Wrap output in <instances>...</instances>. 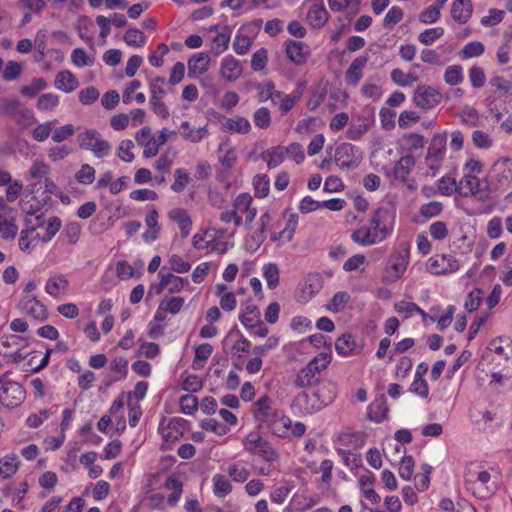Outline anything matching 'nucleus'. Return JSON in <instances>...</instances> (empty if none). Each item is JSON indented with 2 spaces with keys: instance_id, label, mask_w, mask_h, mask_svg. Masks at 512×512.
<instances>
[{
  "instance_id": "f257e3e1",
  "label": "nucleus",
  "mask_w": 512,
  "mask_h": 512,
  "mask_svg": "<svg viewBox=\"0 0 512 512\" xmlns=\"http://www.w3.org/2000/svg\"><path fill=\"white\" fill-rule=\"evenodd\" d=\"M186 475L180 471L170 473L163 481L161 471L147 473L142 486V504L149 510H165L180 501Z\"/></svg>"
},
{
  "instance_id": "f03ea898",
  "label": "nucleus",
  "mask_w": 512,
  "mask_h": 512,
  "mask_svg": "<svg viewBox=\"0 0 512 512\" xmlns=\"http://www.w3.org/2000/svg\"><path fill=\"white\" fill-rule=\"evenodd\" d=\"M50 172L49 164L41 159L34 160L29 167L26 179L31 182L26 186L20 201L22 210L27 214H36L51 199L56 185L49 177Z\"/></svg>"
},
{
  "instance_id": "7ed1b4c3",
  "label": "nucleus",
  "mask_w": 512,
  "mask_h": 512,
  "mask_svg": "<svg viewBox=\"0 0 512 512\" xmlns=\"http://www.w3.org/2000/svg\"><path fill=\"white\" fill-rule=\"evenodd\" d=\"M396 212L388 207H378L372 211L368 224L359 227L351 234V239L361 246H372L386 240L395 226Z\"/></svg>"
},
{
  "instance_id": "20e7f679",
  "label": "nucleus",
  "mask_w": 512,
  "mask_h": 512,
  "mask_svg": "<svg viewBox=\"0 0 512 512\" xmlns=\"http://www.w3.org/2000/svg\"><path fill=\"white\" fill-rule=\"evenodd\" d=\"M485 162L476 154H469L462 165V176L457 185V192L462 197H471L479 202H486L491 196L488 182L481 178Z\"/></svg>"
},
{
  "instance_id": "39448f33",
  "label": "nucleus",
  "mask_w": 512,
  "mask_h": 512,
  "mask_svg": "<svg viewBox=\"0 0 512 512\" xmlns=\"http://www.w3.org/2000/svg\"><path fill=\"white\" fill-rule=\"evenodd\" d=\"M498 475L494 468L481 461L470 462L464 472V487L478 499L490 498L498 488Z\"/></svg>"
},
{
  "instance_id": "423d86ee",
  "label": "nucleus",
  "mask_w": 512,
  "mask_h": 512,
  "mask_svg": "<svg viewBox=\"0 0 512 512\" xmlns=\"http://www.w3.org/2000/svg\"><path fill=\"white\" fill-rule=\"evenodd\" d=\"M484 359L486 370L491 375V383L502 384L512 378V341L496 338L489 345V352Z\"/></svg>"
},
{
  "instance_id": "0eeeda50",
  "label": "nucleus",
  "mask_w": 512,
  "mask_h": 512,
  "mask_svg": "<svg viewBox=\"0 0 512 512\" xmlns=\"http://www.w3.org/2000/svg\"><path fill=\"white\" fill-rule=\"evenodd\" d=\"M243 447L246 452L259 457L268 464V468L259 469L260 475H270L271 471L275 469V465L279 462V452L258 432L249 433L243 440Z\"/></svg>"
},
{
  "instance_id": "6e6552de",
  "label": "nucleus",
  "mask_w": 512,
  "mask_h": 512,
  "mask_svg": "<svg viewBox=\"0 0 512 512\" xmlns=\"http://www.w3.org/2000/svg\"><path fill=\"white\" fill-rule=\"evenodd\" d=\"M256 215L253 198L245 192L238 194L233 199L232 209L221 212L219 218L225 224L233 223L235 227H241L251 224Z\"/></svg>"
},
{
  "instance_id": "1a4fd4ad",
  "label": "nucleus",
  "mask_w": 512,
  "mask_h": 512,
  "mask_svg": "<svg viewBox=\"0 0 512 512\" xmlns=\"http://www.w3.org/2000/svg\"><path fill=\"white\" fill-rule=\"evenodd\" d=\"M176 136V131L169 130L168 128H163L153 133L151 127L144 126L135 133L134 138L136 143L143 149V157L149 159L155 157L159 153L160 148Z\"/></svg>"
},
{
  "instance_id": "9d476101",
  "label": "nucleus",
  "mask_w": 512,
  "mask_h": 512,
  "mask_svg": "<svg viewBox=\"0 0 512 512\" xmlns=\"http://www.w3.org/2000/svg\"><path fill=\"white\" fill-rule=\"evenodd\" d=\"M410 245L406 242L399 244L389 255L387 265L383 269L381 280L385 284H393L401 279L409 265Z\"/></svg>"
},
{
  "instance_id": "9b49d317",
  "label": "nucleus",
  "mask_w": 512,
  "mask_h": 512,
  "mask_svg": "<svg viewBox=\"0 0 512 512\" xmlns=\"http://www.w3.org/2000/svg\"><path fill=\"white\" fill-rule=\"evenodd\" d=\"M332 351H322L313 357L308 364L300 369L295 377L294 384L298 388H306L319 381V376L332 362Z\"/></svg>"
},
{
  "instance_id": "f8f14e48",
  "label": "nucleus",
  "mask_w": 512,
  "mask_h": 512,
  "mask_svg": "<svg viewBox=\"0 0 512 512\" xmlns=\"http://www.w3.org/2000/svg\"><path fill=\"white\" fill-rule=\"evenodd\" d=\"M157 278L158 282H152L149 285L148 296H158L164 292H166L165 295H177L190 287L188 278L165 272L164 269L158 272Z\"/></svg>"
},
{
  "instance_id": "ddd939ff",
  "label": "nucleus",
  "mask_w": 512,
  "mask_h": 512,
  "mask_svg": "<svg viewBox=\"0 0 512 512\" xmlns=\"http://www.w3.org/2000/svg\"><path fill=\"white\" fill-rule=\"evenodd\" d=\"M446 144V134L439 133L432 137L424 159V165L426 168L425 174L427 176H435L439 173L446 153Z\"/></svg>"
},
{
  "instance_id": "4468645a",
  "label": "nucleus",
  "mask_w": 512,
  "mask_h": 512,
  "mask_svg": "<svg viewBox=\"0 0 512 512\" xmlns=\"http://www.w3.org/2000/svg\"><path fill=\"white\" fill-rule=\"evenodd\" d=\"M238 319L250 335L261 338L268 336L269 328L261 319V311L257 305L253 303L243 304Z\"/></svg>"
},
{
  "instance_id": "2eb2a0df",
  "label": "nucleus",
  "mask_w": 512,
  "mask_h": 512,
  "mask_svg": "<svg viewBox=\"0 0 512 512\" xmlns=\"http://www.w3.org/2000/svg\"><path fill=\"white\" fill-rule=\"evenodd\" d=\"M26 399V389L14 380L0 377V404L6 409L19 407Z\"/></svg>"
},
{
  "instance_id": "dca6fc26",
  "label": "nucleus",
  "mask_w": 512,
  "mask_h": 512,
  "mask_svg": "<svg viewBox=\"0 0 512 512\" xmlns=\"http://www.w3.org/2000/svg\"><path fill=\"white\" fill-rule=\"evenodd\" d=\"M77 140L82 149L91 151L97 158H104L111 153V144L95 129L80 133Z\"/></svg>"
},
{
  "instance_id": "f3484780",
  "label": "nucleus",
  "mask_w": 512,
  "mask_h": 512,
  "mask_svg": "<svg viewBox=\"0 0 512 512\" xmlns=\"http://www.w3.org/2000/svg\"><path fill=\"white\" fill-rule=\"evenodd\" d=\"M267 425L273 435L281 438L301 437L306 431L303 423L292 424L291 419L281 411H278Z\"/></svg>"
},
{
  "instance_id": "a211bd4d",
  "label": "nucleus",
  "mask_w": 512,
  "mask_h": 512,
  "mask_svg": "<svg viewBox=\"0 0 512 512\" xmlns=\"http://www.w3.org/2000/svg\"><path fill=\"white\" fill-rule=\"evenodd\" d=\"M460 267V261L452 254H435L427 261L428 272L437 276L456 273Z\"/></svg>"
},
{
  "instance_id": "6ab92c4d",
  "label": "nucleus",
  "mask_w": 512,
  "mask_h": 512,
  "mask_svg": "<svg viewBox=\"0 0 512 512\" xmlns=\"http://www.w3.org/2000/svg\"><path fill=\"white\" fill-rule=\"evenodd\" d=\"M375 124L373 110H363L355 115L346 131V137L350 140H360Z\"/></svg>"
},
{
  "instance_id": "aec40b11",
  "label": "nucleus",
  "mask_w": 512,
  "mask_h": 512,
  "mask_svg": "<svg viewBox=\"0 0 512 512\" xmlns=\"http://www.w3.org/2000/svg\"><path fill=\"white\" fill-rule=\"evenodd\" d=\"M362 158L360 149L351 143H341L335 150V162L341 169L357 167Z\"/></svg>"
},
{
  "instance_id": "412c9836",
  "label": "nucleus",
  "mask_w": 512,
  "mask_h": 512,
  "mask_svg": "<svg viewBox=\"0 0 512 512\" xmlns=\"http://www.w3.org/2000/svg\"><path fill=\"white\" fill-rule=\"evenodd\" d=\"M306 87L307 82L300 81L297 83L295 91L291 94H285L284 92L279 91L278 94H276V99L273 105L278 107L281 115H287L300 101Z\"/></svg>"
},
{
  "instance_id": "4be33fe9",
  "label": "nucleus",
  "mask_w": 512,
  "mask_h": 512,
  "mask_svg": "<svg viewBox=\"0 0 512 512\" xmlns=\"http://www.w3.org/2000/svg\"><path fill=\"white\" fill-rule=\"evenodd\" d=\"M442 93L429 85H420L415 91L414 102L416 106L429 110L437 106L442 101Z\"/></svg>"
},
{
  "instance_id": "5701e85b",
  "label": "nucleus",
  "mask_w": 512,
  "mask_h": 512,
  "mask_svg": "<svg viewBox=\"0 0 512 512\" xmlns=\"http://www.w3.org/2000/svg\"><path fill=\"white\" fill-rule=\"evenodd\" d=\"M17 307L21 312L35 320L45 321L48 318L46 306L36 296H23L19 300Z\"/></svg>"
},
{
  "instance_id": "b1692460",
  "label": "nucleus",
  "mask_w": 512,
  "mask_h": 512,
  "mask_svg": "<svg viewBox=\"0 0 512 512\" xmlns=\"http://www.w3.org/2000/svg\"><path fill=\"white\" fill-rule=\"evenodd\" d=\"M415 164L416 160L413 155H402L395 163L393 168V175L395 180L407 184V187L410 190L415 189V181L409 179Z\"/></svg>"
},
{
  "instance_id": "393cba45",
  "label": "nucleus",
  "mask_w": 512,
  "mask_h": 512,
  "mask_svg": "<svg viewBox=\"0 0 512 512\" xmlns=\"http://www.w3.org/2000/svg\"><path fill=\"white\" fill-rule=\"evenodd\" d=\"M369 57L367 55L357 56L347 67L344 73V81L350 87H356L364 77Z\"/></svg>"
},
{
  "instance_id": "a878e982",
  "label": "nucleus",
  "mask_w": 512,
  "mask_h": 512,
  "mask_svg": "<svg viewBox=\"0 0 512 512\" xmlns=\"http://www.w3.org/2000/svg\"><path fill=\"white\" fill-rule=\"evenodd\" d=\"M284 47L287 58L295 65L306 64L311 56L310 47L301 41L287 40Z\"/></svg>"
},
{
  "instance_id": "bb28decb",
  "label": "nucleus",
  "mask_w": 512,
  "mask_h": 512,
  "mask_svg": "<svg viewBox=\"0 0 512 512\" xmlns=\"http://www.w3.org/2000/svg\"><path fill=\"white\" fill-rule=\"evenodd\" d=\"M243 74V65L233 55H226L220 61L219 75L227 82L237 81Z\"/></svg>"
},
{
  "instance_id": "cd10ccee",
  "label": "nucleus",
  "mask_w": 512,
  "mask_h": 512,
  "mask_svg": "<svg viewBox=\"0 0 512 512\" xmlns=\"http://www.w3.org/2000/svg\"><path fill=\"white\" fill-rule=\"evenodd\" d=\"M491 173L499 187L508 186L512 180V159L509 157L499 158L493 163Z\"/></svg>"
},
{
  "instance_id": "c85d7f7f",
  "label": "nucleus",
  "mask_w": 512,
  "mask_h": 512,
  "mask_svg": "<svg viewBox=\"0 0 512 512\" xmlns=\"http://www.w3.org/2000/svg\"><path fill=\"white\" fill-rule=\"evenodd\" d=\"M329 19L323 0H309L306 20L313 28H321Z\"/></svg>"
},
{
  "instance_id": "c756f323",
  "label": "nucleus",
  "mask_w": 512,
  "mask_h": 512,
  "mask_svg": "<svg viewBox=\"0 0 512 512\" xmlns=\"http://www.w3.org/2000/svg\"><path fill=\"white\" fill-rule=\"evenodd\" d=\"M159 218V212L154 206H151L144 217L146 230L142 234V238L146 243L154 242L160 237L162 227Z\"/></svg>"
},
{
  "instance_id": "7c9ffc66",
  "label": "nucleus",
  "mask_w": 512,
  "mask_h": 512,
  "mask_svg": "<svg viewBox=\"0 0 512 512\" xmlns=\"http://www.w3.org/2000/svg\"><path fill=\"white\" fill-rule=\"evenodd\" d=\"M426 140L423 135L418 133H405L397 140V149L403 155H412V153L422 150L425 147Z\"/></svg>"
},
{
  "instance_id": "2f4dec72",
  "label": "nucleus",
  "mask_w": 512,
  "mask_h": 512,
  "mask_svg": "<svg viewBox=\"0 0 512 512\" xmlns=\"http://www.w3.org/2000/svg\"><path fill=\"white\" fill-rule=\"evenodd\" d=\"M21 460L15 452L0 457V481H9L17 475L21 468Z\"/></svg>"
},
{
  "instance_id": "473e14b6",
  "label": "nucleus",
  "mask_w": 512,
  "mask_h": 512,
  "mask_svg": "<svg viewBox=\"0 0 512 512\" xmlns=\"http://www.w3.org/2000/svg\"><path fill=\"white\" fill-rule=\"evenodd\" d=\"M360 491L364 498L372 505H378L381 501L380 495L375 490L376 477L371 471H366L358 478Z\"/></svg>"
},
{
  "instance_id": "72a5a7b5",
  "label": "nucleus",
  "mask_w": 512,
  "mask_h": 512,
  "mask_svg": "<svg viewBox=\"0 0 512 512\" xmlns=\"http://www.w3.org/2000/svg\"><path fill=\"white\" fill-rule=\"evenodd\" d=\"M210 56L207 52H198L191 55L187 62L188 76L197 78L205 74L210 68Z\"/></svg>"
},
{
  "instance_id": "f704fd0d",
  "label": "nucleus",
  "mask_w": 512,
  "mask_h": 512,
  "mask_svg": "<svg viewBox=\"0 0 512 512\" xmlns=\"http://www.w3.org/2000/svg\"><path fill=\"white\" fill-rule=\"evenodd\" d=\"M279 410L274 409L268 395L261 396L253 405L255 419L262 423H268Z\"/></svg>"
},
{
  "instance_id": "c9c22d12",
  "label": "nucleus",
  "mask_w": 512,
  "mask_h": 512,
  "mask_svg": "<svg viewBox=\"0 0 512 512\" xmlns=\"http://www.w3.org/2000/svg\"><path fill=\"white\" fill-rule=\"evenodd\" d=\"M167 216L170 221L178 225L182 237H187L190 234L193 221L186 209L181 207L172 208Z\"/></svg>"
},
{
  "instance_id": "e433bc0d",
  "label": "nucleus",
  "mask_w": 512,
  "mask_h": 512,
  "mask_svg": "<svg viewBox=\"0 0 512 512\" xmlns=\"http://www.w3.org/2000/svg\"><path fill=\"white\" fill-rule=\"evenodd\" d=\"M337 384L333 381L322 382L313 390L318 402L315 407L321 409L334 401L337 396Z\"/></svg>"
},
{
  "instance_id": "4c0bfd02",
  "label": "nucleus",
  "mask_w": 512,
  "mask_h": 512,
  "mask_svg": "<svg viewBox=\"0 0 512 512\" xmlns=\"http://www.w3.org/2000/svg\"><path fill=\"white\" fill-rule=\"evenodd\" d=\"M221 124L222 130L228 133L247 135L252 130L249 120L239 115L234 117H224Z\"/></svg>"
},
{
  "instance_id": "58836bf2",
  "label": "nucleus",
  "mask_w": 512,
  "mask_h": 512,
  "mask_svg": "<svg viewBox=\"0 0 512 512\" xmlns=\"http://www.w3.org/2000/svg\"><path fill=\"white\" fill-rule=\"evenodd\" d=\"M251 342L241 332H237L236 339L231 346V355L234 361V366L238 369L242 368L243 359L249 352Z\"/></svg>"
},
{
  "instance_id": "ea45409f",
  "label": "nucleus",
  "mask_w": 512,
  "mask_h": 512,
  "mask_svg": "<svg viewBox=\"0 0 512 512\" xmlns=\"http://www.w3.org/2000/svg\"><path fill=\"white\" fill-rule=\"evenodd\" d=\"M210 31H215L216 33L215 36L211 39V52L215 55L224 53L228 49L231 39V33L229 32L228 28L224 27L219 29V26L216 25L211 27Z\"/></svg>"
},
{
  "instance_id": "a19ab883",
  "label": "nucleus",
  "mask_w": 512,
  "mask_h": 512,
  "mask_svg": "<svg viewBox=\"0 0 512 512\" xmlns=\"http://www.w3.org/2000/svg\"><path fill=\"white\" fill-rule=\"evenodd\" d=\"M450 13L455 22L458 24H466L473 14L471 0H454L451 5Z\"/></svg>"
},
{
  "instance_id": "79ce46f5",
  "label": "nucleus",
  "mask_w": 512,
  "mask_h": 512,
  "mask_svg": "<svg viewBox=\"0 0 512 512\" xmlns=\"http://www.w3.org/2000/svg\"><path fill=\"white\" fill-rule=\"evenodd\" d=\"M124 397H118L112 403L108 414L111 415L114 422V433L117 435L122 434L126 429V419L124 415Z\"/></svg>"
},
{
  "instance_id": "37998d69",
  "label": "nucleus",
  "mask_w": 512,
  "mask_h": 512,
  "mask_svg": "<svg viewBox=\"0 0 512 512\" xmlns=\"http://www.w3.org/2000/svg\"><path fill=\"white\" fill-rule=\"evenodd\" d=\"M80 83L76 75L68 70H60L54 79V86L65 93H71L79 87Z\"/></svg>"
},
{
  "instance_id": "c03bdc74",
  "label": "nucleus",
  "mask_w": 512,
  "mask_h": 512,
  "mask_svg": "<svg viewBox=\"0 0 512 512\" xmlns=\"http://www.w3.org/2000/svg\"><path fill=\"white\" fill-rule=\"evenodd\" d=\"M69 280L63 274H56L51 276L45 285V291L47 294L54 298H58L66 294L69 290Z\"/></svg>"
},
{
  "instance_id": "a18cd8bd",
  "label": "nucleus",
  "mask_w": 512,
  "mask_h": 512,
  "mask_svg": "<svg viewBox=\"0 0 512 512\" xmlns=\"http://www.w3.org/2000/svg\"><path fill=\"white\" fill-rule=\"evenodd\" d=\"M183 419H171L167 424L162 422L159 427L161 436L166 442H175L183 435Z\"/></svg>"
},
{
  "instance_id": "49530a36",
  "label": "nucleus",
  "mask_w": 512,
  "mask_h": 512,
  "mask_svg": "<svg viewBox=\"0 0 512 512\" xmlns=\"http://www.w3.org/2000/svg\"><path fill=\"white\" fill-rule=\"evenodd\" d=\"M212 491L215 497L223 499L233 491L232 480L228 475L216 473L212 477Z\"/></svg>"
},
{
  "instance_id": "de8ad7c7",
  "label": "nucleus",
  "mask_w": 512,
  "mask_h": 512,
  "mask_svg": "<svg viewBox=\"0 0 512 512\" xmlns=\"http://www.w3.org/2000/svg\"><path fill=\"white\" fill-rule=\"evenodd\" d=\"M298 226V215L290 214L286 226L279 232H272L270 240L279 242L280 244L287 243L292 240L294 233Z\"/></svg>"
},
{
  "instance_id": "09e8293b",
  "label": "nucleus",
  "mask_w": 512,
  "mask_h": 512,
  "mask_svg": "<svg viewBox=\"0 0 512 512\" xmlns=\"http://www.w3.org/2000/svg\"><path fill=\"white\" fill-rule=\"evenodd\" d=\"M268 169H274L285 161L284 145L271 146L260 154Z\"/></svg>"
},
{
  "instance_id": "8fccbe9b",
  "label": "nucleus",
  "mask_w": 512,
  "mask_h": 512,
  "mask_svg": "<svg viewBox=\"0 0 512 512\" xmlns=\"http://www.w3.org/2000/svg\"><path fill=\"white\" fill-rule=\"evenodd\" d=\"M98 455L95 451H88L80 455L79 462L87 470L88 477L97 479L103 473V468L97 464Z\"/></svg>"
},
{
  "instance_id": "3c124183",
  "label": "nucleus",
  "mask_w": 512,
  "mask_h": 512,
  "mask_svg": "<svg viewBox=\"0 0 512 512\" xmlns=\"http://www.w3.org/2000/svg\"><path fill=\"white\" fill-rule=\"evenodd\" d=\"M317 402L318 400L317 397L315 396L314 391H312L311 393L303 391L294 398L293 405L303 413L312 414L318 410H321L320 407H314V404L316 406Z\"/></svg>"
},
{
  "instance_id": "603ef678",
  "label": "nucleus",
  "mask_w": 512,
  "mask_h": 512,
  "mask_svg": "<svg viewBox=\"0 0 512 512\" xmlns=\"http://www.w3.org/2000/svg\"><path fill=\"white\" fill-rule=\"evenodd\" d=\"M454 312V306H448L444 310H442L440 307H433L431 309L430 321L437 322L439 330L443 331L444 329L451 325Z\"/></svg>"
},
{
  "instance_id": "864d4df0",
  "label": "nucleus",
  "mask_w": 512,
  "mask_h": 512,
  "mask_svg": "<svg viewBox=\"0 0 512 512\" xmlns=\"http://www.w3.org/2000/svg\"><path fill=\"white\" fill-rule=\"evenodd\" d=\"M448 0H435V2L420 12L418 19L423 24L436 23L441 17V10Z\"/></svg>"
},
{
  "instance_id": "5fc2aeb1",
  "label": "nucleus",
  "mask_w": 512,
  "mask_h": 512,
  "mask_svg": "<svg viewBox=\"0 0 512 512\" xmlns=\"http://www.w3.org/2000/svg\"><path fill=\"white\" fill-rule=\"evenodd\" d=\"M140 87L141 82L139 80L130 81L123 90V103L128 105L135 101L138 104H143L146 101V96L143 92H137Z\"/></svg>"
},
{
  "instance_id": "6e6d98bb",
  "label": "nucleus",
  "mask_w": 512,
  "mask_h": 512,
  "mask_svg": "<svg viewBox=\"0 0 512 512\" xmlns=\"http://www.w3.org/2000/svg\"><path fill=\"white\" fill-rule=\"evenodd\" d=\"M186 299L180 295H164L160 300L159 306L161 310L168 312L171 315L179 314L185 307Z\"/></svg>"
},
{
  "instance_id": "4d7b16f0",
  "label": "nucleus",
  "mask_w": 512,
  "mask_h": 512,
  "mask_svg": "<svg viewBox=\"0 0 512 512\" xmlns=\"http://www.w3.org/2000/svg\"><path fill=\"white\" fill-rule=\"evenodd\" d=\"M444 209V205L440 201H430L428 203H424L420 206L416 222L422 223L427 221L428 219L439 216Z\"/></svg>"
},
{
  "instance_id": "13d9d810",
  "label": "nucleus",
  "mask_w": 512,
  "mask_h": 512,
  "mask_svg": "<svg viewBox=\"0 0 512 512\" xmlns=\"http://www.w3.org/2000/svg\"><path fill=\"white\" fill-rule=\"evenodd\" d=\"M336 352L343 357L358 354L357 344L351 334H343L335 342Z\"/></svg>"
},
{
  "instance_id": "bf43d9fd",
  "label": "nucleus",
  "mask_w": 512,
  "mask_h": 512,
  "mask_svg": "<svg viewBox=\"0 0 512 512\" xmlns=\"http://www.w3.org/2000/svg\"><path fill=\"white\" fill-rule=\"evenodd\" d=\"M143 263H135L131 265L125 260L118 261L116 264V276L120 280H128L134 277H139L142 274Z\"/></svg>"
},
{
  "instance_id": "052dcab7",
  "label": "nucleus",
  "mask_w": 512,
  "mask_h": 512,
  "mask_svg": "<svg viewBox=\"0 0 512 512\" xmlns=\"http://www.w3.org/2000/svg\"><path fill=\"white\" fill-rule=\"evenodd\" d=\"M229 478L236 483H244L250 477V470L241 461H234L229 463L226 469Z\"/></svg>"
},
{
  "instance_id": "680f3d73",
  "label": "nucleus",
  "mask_w": 512,
  "mask_h": 512,
  "mask_svg": "<svg viewBox=\"0 0 512 512\" xmlns=\"http://www.w3.org/2000/svg\"><path fill=\"white\" fill-rule=\"evenodd\" d=\"M214 351V348L209 343H202L195 347L194 349V359H193V368L194 369H202L207 360L210 358Z\"/></svg>"
},
{
  "instance_id": "e2e57ef3",
  "label": "nucleus",
  "mask_w": 512,
  "mask_h": 512,
  "mask_svg": "<svg viewBox=\"0 0 512 512\" xmlns=\"http://www.w3.org/2000/svg\"><path fill=\"white\" fill-rule=\"evenodd\" d=\"M326 97V89L320 84L312 85L308 91L307 109L310 111L316 110L324 101Z\"/></svg>"
},
{
  "instance_id": "0e129e2a",
  "label": "nucleus",
  "mask_w": 512,
  "mask_h": 512,
  "mask_svg": "<svg viewBox=\"0 0 512 512\" xmlns=\"http://www.w3.org/2000/svg\"><path fill=\"white\" fill-rule=\"evenodd\" d=\"M252 186L254 195L258 199H263L269 195L270 179L266 173H258L253 177Z\"/></svg>"
},
{
  "instance_id": "69168bd1",
  "label": "nucleus",
  "mask_w": 512,
  "mask_h": 512,
  "mask_svg": "<svg viewBox=\"0 0 512 512\" xmlns=\"http://www.w3.org/2000/svg\"><path fill=\"white\" fill-rule=\"evenodd\" d=\"M18 227L11 213L4 212L0 215V234L3 238H14Z\"/></svg>"
},
{
  "instance_id": "338daca9",
  "label": "nucleus",
  "mask_w": 512,
  "mask_h": 512,
  "mask_svg": "<svg viewBox=\"0 0 512 512\" xmlns=\"http://www.w3.org/2000/svg\"><path fill=\"white\" fill-rule=\"evenodd\" d=\"M40 239V234L34 228L23 230L19 238V247L22 251H30L39 244Z\"/></svg>"
},
{
  "instance_id": "774afa93",
  "label": "nucleus",
  "mask_w": 512,
  "mask_h": 512,
  "mask_svg": "<svg viewBox=\"0 0 512 512\" xmlns=\"http://www.w3.org/2000/svg\"><path fill=\"white\" fill-rule=\"evenodd\" d=\"M47 81L42 77L33 78L30 83L23 85L20 88V94L26 98H34L41 91L46 89Z\"/></svg>"
}]
</instances>
